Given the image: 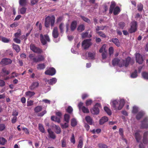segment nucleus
Listing matches in <instances>:
<instances>
[{"instance_id": "f257e3e1", "label": "nucleus", "mask_w": 148, "mask_h": 148, "mask_svg": "<svg viewBox=\"0 0 148 148\" xmlns=\"http://www.w3.org/2000/svg\"><path fill=\"white\" fill-rule=\"evenodd\" d=\"M134 61L130 57H127L125 60L122 59H119L116 58L112 60V64L114 66L117 65L120 67L125 66L127 67L130 64H132Z\"/></svg>"}, {"instance_id": "f03ea898", "label": "nucleus", "mask_w": 148, "mask_h": 148, "mask_svg": "<svg viewBox=\"0 0 148 148\" xmlns=\"http://www.w3.org/2000/svg\"><path fill=\"white\" fill-rule=\"evenodd\" d=\"M125 103L124 100L123 99H121L120 100H112L110 102L112 107L115 110H121L124 106Z\"/></svg>"}, {"instance_id": "7ed1b4c3", "label": "nucleus", "mask_w": 148, "mask_h": 148, "mask_svg": "<svg viewBox=\"0 0 148 148\" xmlns=\"http://www.w3.org/2000/svg\"><path fill=\"white\" fill-rule=\"evenodd\" d=\"M55 18L54 16H47L45 20V26L47 27H49L50 22L51 27H53L55 22Z\"/></svg>"}, {"instance_id": "20e7f679", "label": "nucleus", "mask_w": 148, "mask_h": 148, "mask_svg": "<svg viewBox=\"0 0 148 148\" xmlns=\"http://www.w3.org/2000/svg\"><path fill=\"white\" fill-rule=\"evenodd\" d=\"M40 40L41 41L43 45H46L47 42H49L50 39L47 35H43L42 34H40Z\"/></svg>"}, {"instance_id": "39448f33", "label": "nucleus", "mask_w": 148, "mask_h": 148, "mask_svg": "<svg viewBox=\"0 0 148 148\" xmlns=\"http://www.w3.org/2000/svg\"><path fill=\"white\" fill-rule=\"evenodd\" d=\"M91 40L90 39H89L85 40L83 42L82 46L84 49H87L91 45Z\"/></svg>"}, {"instance_id": "423d86ee", "label": "nucleus", "mask_w": 148, "mask_h": 148, "mask_svg": "<svg viewBox=\"0 0 148 148\" xmlns=\"http://www.w3.org/2000/svg\"><path fill=\"white\" fill-rule=\"evenodd\" d=\"M137 29V23L135 21L132 22L130 28L129 29V32L130 33L135 32Z\"/></svg>"}, {"instance_id": "0eeeda50", "label": "nucleus", "mask_w": 148, "mask_h": 148, "mask_svg": "<svg viewBox=\"0 0 148 148\" xmlns=\"http://www.w3.org/2000/svg\"><path fill=\"white\" fill-rule=\"evenodd\" d=\"M30 49L34 52L38 53H42L43 51L41 49L36 47L34 45L31 44L30 46Z\"/></svg>"}, {"instance_id": "6e6552de", "label": "nucleus", "mask_w": 148, "mask_h": 148, "mask_svg": "<svg viewBox=\"0 0 148 148\" xmlns=\"http://www.w3.org/2000/svg\"><path fill=\"white\" fill-rule=\"evenodd\" d=\"M100 106H101L99 103H96L94 108L91 110V112L92 113L94 114H98L99 112V110L98 107H100Z\"/></svg>"}, {"instance_id": "1a4fd4ad", "label": "nucleus", "mask_w": 148, "mask_h": 148, "mask_svg": "<svg viewBox=\"0 0 148 148\" xmlns=\"http://www.w3.org/2000/svg\"><path fill=\"white\" fill-rule=\"evenodd\" d=\"M56 73L55 69L53 68H51L49 69L46 71L45 72V73L46 75L53 76Z\"/></svg>"}, {"instance_id": "9d476101", "label": "nucleus", "mask_w": 148, "mask_h": 148, "mask_svg": "<svg viewBox=\"0 0 148 148\" xmlns=\"http://www.w3.org/2000/svg\"><path fill=\"white\" fill-rule=\"evenodd\" d=\"M141 126L143 128H148V118L146 117L144 118L142 122Z\"/></svg>"}, {"instance_id": "9b49d317", "label": "nucleus", "mask_w": 148, "mask_h": 148, "mask_svg": "<svg viewBox=\"0 0 148 148\" xmlns=\"http://www.w3.org/2000/svg\"><path fill=\"white\" fill-rule=\"evenodd\" d=\"M136 62L140 64H142L143 61L142 56L139 53H137L136 55Z\"/></svg>"}, {"instance_id": "f8f14e48", "label": "nucleus", "mask_w": 148, "mask_h": 148, "mask_svg": "<svg viewBox=\"0 0 148 148\" xmlns=\"http://www.w3.org/2000/svg\"><path fill=\"white\" fill-rule=\"evenodd\" d=\"M12 62V61L10 59L4 58L2 60L0 63L2 65H7L11 64Z\"/></svg>"}, {"instance_id": "ddd939ff", "label": "nucleus", "mask_w": 148, "mask_h": 148, "mask_svg": "<svg viewBox=\"0 0 148 148\" xmlns=\"http://www.w3.org/2000/svg\"><path fill=\"white\" fill-rule=\"evenodd\" d=\"M39 84L38 82H33L29 87V88L32 90H34L38 86Z\"/></svg>"}, {"instance_id": "4468645a", "label": "nucleus", "mask_w": 148, "mask_h": 148, "mask_svg": "<svg viewBox=\"0 0 148 148\" xmlns=\"http://www.w3.org/2000/svg\"><path fill=\"white\" fill-rule=\"evenodd\" d=\"M35 93L34 91H28L25 93V97L28 98H30L34 96Z\"/></svg>"}, {"instance_id": "2eb2a0df", "label": "nucleus", "mask_w": 148, "mask_h": 148, "mask_svg": "<svg viewBox=\"0 0 148 148\" xmlns=\"http://www.w3.org/2000/svg\"><path fill=\"white\" fill-rule=\"evenodd\" d=\"M58 28L57 27H55L52 32L53 36L54 38H56L58 37Z\"/></svg>"}, {"instance_id": "dca6fc26", "label": "nucleus", "mask_w": 148, "mask_h": 148, "mask_svg": "<svg viewBox=\"0 0 148 148\" xmlns=\"http://www.w3.org/2000/svg\"><path fill=\"white\" fill-rule=\"evenodd\" d=\"M29 57L30 59L34 62H38V57H35L34 54H30L29 56Z\"/></svg>"}, {"instance_id": "f3484780", "label": "nucleus", "mask_w": 148, "mask_h": 148, "mask_svg": "<svg viewBox=\"0 0 148 148\" xmlns=\"http://www.w3.org/2000/svg\"><path fill=\"white\" fill-rule=\"evenodd\" d=\"M108 120V118L106 116H104L101 118L99 120V124L102 125L105 123L107 122Z\"/></svg>"}, {"instance_id": "a211bd4d", "label": "nucleus", "mask_w": 148, "mask_h": 148, "mask_svg": "<svg viewBox=\"0 0 148 148\" xmlns=\"http://www.w3.org/2000/svg\"><path fill=\"white\" fill-rule=\"evenodd\" d=\"M77 23L76 21H73L71 23V30L72 31H74L76 28Z\"/></svg>"}, {"instance_id": "6ab92c4d", "label": "nucleus", "mask_w": 148, "mask_h": 148, "mask_svg": "<svg viewBox=\"0 0 148 148\" xmlns=\"http://www.w3.org/2000/svg\"><path fill=\"white\" fill-rule=\"evenodd\" d=\"M47 82L50 85H53L57 82V79L56 78H53L47 81Z\"/></svg>"}, {"instance_id": "aec40b11", "label": "nucleus", "mask_w": 148, "mask_h": 148, "mask_svg": "<svg viewBox=\"0 0 148 148\" xmlns=\"http://www.w3.org/2000/svg\"><path fill=\"white\" fill-rule=\"evenodd\" d=\"M95 52H89L88 53V57L90 59L94 60L95 58Z\"/></svg>"}, {"instance_id": "412c9836", "label": "nucleus", "mask_w": 148, "mask_h": 148, "mask_svg": "<svg viewBox=\"0 0 148 148\" xmlns=\"http://www.w3.org/2000/svg\"><path fill=\"white\" fill-rule=\"evenodd\" d=\"M47 131L49 134V137L53 139H55L56 137V136L53 132L51 131V130L48 129Z\"/></svg>"}, {"instance_id": "4be33fe9", "label": "nucleus", "mask_w": 148, "mask_h": 148, "mask_svg": "<svg viewBox=\"0 0 148 148\" xmlns=\"http://www.w3.org/2000/svg\"><path fill=\"white\" fill-rule=\"evenodd\" d=\"M135 138L138 142H139L141 138V136L138 132H136L135 134Z\"/></svg>"}, {"instance_id": "5701e85b", "label": "nucleus", "mask_w": 148, "mask_h": 148, "mask_svg": "<svg viewBox=\"0 0 148 148\" xmlns=\"http://www.w3.org/2000/svg\"><path fill=\"white\" fill-rule=\"evenodd\" d=\"M147 134L148 132H145L144 134L143 141V143L145 144H147L148 143V140L147 138Z\"/></svg>"}, {"instance_id": "b1692460", "label": "nucleus", "mask_w": 148, "mask_h": 148, "mask_svg": "<svg viewBox=\"0 0 148 148\" xmlns=\"http://www.w3.org/2000/svg\"><path fill=\"white\" fill-rule=\"evenodd\" d=\"M107 51V49H106V45H103L100 49L99 52L101 53H103Z\"/></svg>"}, {"instance_id": "393cba45", "label": "nucleus", "mask_w": 148, "mask_h": 148, "mask_svg": "<svg viewBox=\"0 0 148 148\" xmlns=\"http://www.w3.org/2000/svg\"><path fill=\"white\" fill-rule=\"evenodd\" d=\"M86 121L90 125H92V119L89 116H87L85 118Z\"/></svg>"}, {"instance_id": "a878e982", "label": "nucleus", "mask_w": 148, "mask_h": 148, "mask_svg": "<svg viewBox=\"0 0 148 148\" xmlns=\"http://www.w3.org/2000/svg\"><path fill=\"white\" fill-rule=\"evenodd\" d=\"M82 36L83 38H85L86 37L90 38L92 36V35L90 34H88V32L85 33L83 32L82 34Z\"/></svg>"}, {"instance_id": "bb28decb", "label": "nucleus", "mask_w": 148, "mask_h": 148, "mask_svg": "<svg viewBox=\"0 0 148 148\" xmlns=\"http://www.w3.org/2000/svg\"><path fill=\"white\" fill-rule=\"evenodd\" d=\"M13 48L18 53L20 51V48L18 45L13 43L12 44Z\"/></svg>"}, {"instance_id": "cd10ccee", "label": "nucleus", "mask_w": 148, "mask_h": 148, "mask_svg": "<svg viewBox=\"0 0 148 148\" xmlns=\"http://www.w3.org/2000/svg\"><path fill=\"white\" fill-rule=\"evenodd\" d=\"M144 113L143 111L138 112L136 116V118L138 120L140 119L144 114Z\"/></svg>"}, {"instance_id": "c85d7f7f", "label": "nucleus", "mask_w": 148, "mask_h": 148, "mask_svg": "<svg viewBox=\"0 0 148 148\" xmlns=\"http://www.w3.org/2000/svg\"><path fill=\"white\" fill-rule=\"evenodd\" d=\"M61 118L58 117H55L54 116H52L51 117V119L52 121H53L59 123L60 122V119Z\"/></svg>"}, {"instance_id": "c756f323", "label": "nucleus", "mask_w": 148, "mask_h": 148, "mask_svg": "<svg viewBox=\"0 0 148 148\" xmlns=\"http://www.w3.org/2000/svg\"><path fill=\"white\" fill-rule=\"evenodd\" d=\"M115 5L116 4L114 2H111L109 10V12L110 13H112V12L115 6Z\"/></svg>"}, {"instance_id": "7c9ffc66", "label": "nucleus", "mask_w": 148, "mask_h": 148, "mask_svg": "<svg viewBox=\"0 0 148 148\" xmlns=\"http://www.w3.org/2000/svg\"><path fill=\"white\" fill-rule=\"evenodd\" d=\"M120 11V10L119 7L117 6L114 8L113 13L114 15H116L118 14Z\"/></svg>"}, {"instance_id": "2f4dec72", "label": "nucleus", "mask_w": 148, "mask_h": 148, "mask_svg": "<svg viewBox=\"0 0 148 148\" xmlns=\"http://www.w3.org/2000/svg\"><path fill=\"white\" fill-rule=\"evenodd\" d=\"M45 67V65L44 64H40L38 65L37 68L38 69L42 70L44 69Z\"/></svg>"}, {"instance_id": "473e14b6", "label": "nucleus", "mask_w": 148, "mask_h": 148, "mask_svg": "<svg viewBox=\"0 0 148 148\" xmlns=\"http://www.w3.org/2000/svg\"><path fill=\"white\" fill-rule=\"evenodd\" d=\"M42 109V107L41 106H38L35 107L34 109V111L36 112H40Z\"/></svg>"}, {"instance_id": "72a5a7b5", "label": "nucleus", "mask_w": 148, "mask_h": 148, "mask_svg": "<svg viewBox=\"0 0 148 148\" xmlns=\"http://www.w3.org/2000/svg\"><path fill=\"white\" fill-rule=\"evenodd\" d=\"M112 42L114 43L117 46L119 47L120 46V43L119 40L117 38H115L112 39Z\"/></svg>"}, {"instance_id": "f704fd0d", "label": "nucleus", "mask_w": 148, "mask_h": 148, "mask_svg": "<svg viewBox=\"0 0 148 148\" xmlns=\"http://www.w3.org/2000/svg\"><path fill=\"white\" fill-rule=\"evenodd\" d=\"M104 110L109 115H110L112 114V112L107 107H104Z\"/></svg>"}, {"instance_id": "c9c22d12", "label": "nucleus", "mask_w": 148, "mask_h": 148, "mask_svg": "<svg viewBox=\"0 0 148 148\" xmlns=\"http://www.w3.org/2000/svg\"><path fill=\"white\" fill-rule=\"evenodd\" d=\"M62 147L66 146V140L64 138H63L61 140Z\"/></svg>"}, {"instance_id": "e433bc0d", "label": "nucleus", "mask_w": 148, "mask_h": 148, "mask_svg": "<svg viewBox=\"0 0 148 148\" xmlns=\"http://www.w3.org/2000/svg\"><path fill=\"white\" fill-rule=\"evenodd\" d=\"M38 128L39 130L42 133H45V130L42 125L40 123L38 124Z\"/></svg>"}, {"instance_id": "4c0bfd02", "label": "nucleus", "mask_w": 148, "mask_h": 148, "mask_svg": "<svg viewBox=\"0 0 148 148\" xmlns=\"http://www.w3.org/2000/svg\"><path fill=\"white\" fill-rule=\"evenodd\" d=\"M85 29L84 26L83 25H79L78 28L77 30L79 32H81L84 31Z\"/></svg>"}, {"instance_id": "58836bf2", "label": "nucleus", "mask_w": 148, "mask_h": 148, "mask_svg": "<svg viewBox=\"0 0 148 148\" xmlns=\"http://www.w3.org/2000/svg\"><path fill=\"white\" fill-rule=\"evenodd\" d=\"M26 9L24 7H22L19 9V12L21 14H24L26 12Z\"/></svg>"}, {"instance_id": "ea45409f", "label": "nucleus", "mask_w": 148, "mask_h": 148, "mask_svg": "<svg viewBox=\"0 0 148 148\" xmlns=\"http://www.w3.org/2000/svg\"><path fill=\"white\" fill-rule=\"evenodd\" d=\"M137 76V71L136 70L133 72L131 75V77L132 78H136Z\"/></svg>"}, {"instance_id": "a19ab883", "label": "nucleus", "mask_w": 148, "mask_h": 148, "mask_svg": "<svg viewBox=\"0 0 148 148\" xmlns=\"http://www.w3.org/2000/svg\"><path fill=\"white\" fill-rule=\"evenodd\" d=\"M55 128L56 129V132L58 134L60 133V132H61V130L60 127L59 126H57V125H55Z\"/></svg>"}, {"instance_id": "79ce46f5", "label": "nucleus", "mask_w": 148, "mask_h": 148, "mask_svg": "<svg viewBox=\"0 0 148 148\" xmlns=\"http://www.w3.org/2000/svg\"><path fill=\"white\" fill-rule=\"evenodd\" d=\"M143 77L145 79H148V73L146 72H143L142 73Z\"/></svg>"}, {"instance_id": "37998d69", "label": "nucleus", "mask_w": 148, "mask_h": 148, "mask_svg": "<svg viewBox=\"0 0 148 148\" xmlns=\"http://www.w3.org/2000/svg\"><path fill=\"white\" fill-rule=\"evenodd\" d=\"M7 140L3 138H0V144L3 145Z\"/></svg>"}, {"instance_id": "c03bdc74", "label": "nucleus", "mask_w": 148, "mask_h": 148, "mask_svg": "<svg viewBox=\"0 0 148 148\" xmlns=\"http://www.w3.org/2000/svg\"><path fill=\"white\" fill-rule=\"evenodd\" d=\"M83 145V140L82 139H80L79 141V144L77 146L78 148H82Z\"/></svg>"}, {"instance_id": "a18cd8bd", "label": "nucleus", "mask_w": 148, "mask_h": 148, "mask_svg": "<svg viewBox=\"0 0 148 148\" xmlns=\"http://www.w3.org/2000/svg\"><path fill=\"white\" fill-rule=\"evenodd\" d=\"M70 116L69 115L67 114H66L64 116V119L65 121L66 122L68 123L69 121Z\"/></svg>"}, {"instance_id": "49530a36", "label": "nucleus", "mask_w": 148, "mask_h": 148, "mask_svg": "<svg viewBox=\"0 0 148 148\" xmlns=\"http://www.w3.org/2000/svg\"><path fill=\"white\" fill-rule=\"evenodd\" d=\"M96 33L98 35L101 37L103 38H105L106 37V35L101 32L97 31Z\"/></svg>"}, {"instance_id": "de8ad7c7", "label": "nucleus", "mask_w": 148, "mask_h": 148, "mask_svg": "<svg viewBox=\"0 0 148 148\" xmlns=\"http://www.w3.org/2000/svg\"><path fill=\"white\" fill-rule=\"evenodd\" d=\"M19 3L21 5L24 6L26 5V0H20Z\"/></svg>"}, {"instance_id": "09e8293b", "label": "nucleus", "mask_w": 148, "mask_h": 148, "mask_svg": "<svg viewBox=\"0 0 148 148\" xmlns=\"http://www.w3.org/2000/svg\"><path fill=\"white\" fill-rule=\"evenodd\" d=\"M77 124V122L76 120L74 119H73L71 121V125L73 126H75Z\"/></svg>"}, {"instance_id": "8fccbe9b", "label": "nucleus", "mask_w": 148, "mask_h": 148, "mask_svg": "<svg viewBox=\"0 0 148 148\" xmlns=\"http://www.w3.org/2000/svg\"><path fill=\"white\" fill-rule=\"evenodd\" d=\"M37 57L38 62L43 61L45 59L44 57L42 55H38Z\"/></svg>"}, {"instance_id": "3c124183", "label": "nucleus", "mask_w": 148, "mask_h": 148, "mask_svg": "<svg viewBox=\"0 0 148 148\" xmlns=\"http://www.w3.org/2000/svg\"><path fill=\"white\" fill-rule=\"evenodd\" d=\"M81 109L84 113H88L89 112L88 109L84 106H82Z\"/></svg>"}, {"instance_id": "603ef678", "label": "nucleus", "mask_w": 148, "mask_h": 148, "mask_svg": "<svg viewBox=\"0 0 148 148\" xmlns=\"http://www.w3.org/2000/svg\"><path fill=\"white\" fill-rule=\"evenodd\" d=\"M81 18L85 22L88 23H90V21L89 19L88 18L84 16H81Z\"/></svg>"}, {"instance_id": "864d4df0", "label": "nucleus", "mask_w": 148, "mask_h": 148, "mask_svg": "<svg viewBox=\"0 0 148 148\" xmlns=\"http://www.w3.org/2000/svg\"><path fill=\"white\" fill-rule=\"evenodd\" d=\"M1 41L3 42L7 43L9 41V40L7 38L4 37H2Z\"/></svg>"}, {"instance_id": "5fc2aeb1", "label": "nucleus", "mask_w": 148, "mask_h": 148, "mask_svg": "<svg viewBox=\"0 0 148 148\" xmlns=\"http://www.w3.org/2000/svg\"><path fill=\"white\" fill-rule=\"evenodd\" d=\"M73 110L71 106H69L66 110V111L69 113L72 112Z\"/></svg>"}, {"instance_id": "6e6d98bb", "label": "nucleus", "mask_w": 148, "mask_h": 148, "mask_svg": "<svg viewBox=\"0 0 148 148\" xmlns=\"http://www.w3.org/2000/svg\"><path fill=\"white\" fill-rule=\"evenodd\" d=\"M143 8V6L142 4L141 3L139 4L138 5V10L139 11H141Z\"/></svg>"}, {"instance_id": "4d7b16f0", "label": "nucleus", "mask_w": 148, "mask_h": 148, "mask_svg": "<svg viewBox=\"0 0 148 148\" xmlns=\"http://www.w3.org/2000/svg\"><path fill=\"white\" fill-rule=\"evenodd\" d=\"M99 147V148H107L108 146L106 145L102 144L100 143L98 145Z\"/></svg>"}, {"instance_id": "13d9d810", "label": "nucleus", "mask_w": 148, "mask_h": 148, "mask_svg": "<svg viewBox=\"0 0 148 148\" xmlns=\"http://www.w3.org/2000/svg\"><path fill=\"white\" fill-rule=\"evenodd\" d=\"M138 110V108L136 106H134L133 107L132 112L134 113H136Z\"/></svg>"}, {"instance_id": "bf43d9fd", "label": "nucleus", "mask_w": 148, "mask_h": 148, "mask_svg": "<svg viewBox=\"0 0 148 148\" xmlns=\"http://www.w3.org/2000/svg\"><path fill=\"white\" fill-rule=\"evenodd\" d=\"M21 35V30L19 29L18 30L17 32L15 34L14 36L16 38L18 37Z\"/></svg>"}, {"instance_id": "052dcab7", "label": "nucleus", "mask_w": 148, "mask_h": 148, "mask_svg": "<svg viewBox=\"0 0 148 148\" xmlns=\"http://www.w3.org/2000/svg\"><path fill=\"white\" fill-rule=\"evenodd\" d=\"M71 143L74 144L75 143V136L73 134H72L71 137Z\"/></svg>"}, {"instance_id": "680f3d73", "label": "nucleus", "mask_w": 148, "mask_h": 148, "mask_svg": "<svg viewBox=\"0 0 148 148\" xmlns=\"http://www.w3.org/2000/svg\"><path fill=\"white\" fill-rule=\"evenodd\" d=\"M64 24L63 23H61L60 24L59 26V28L60 31L61 33H63L64 32Z\"/></svg>"}, {"instance_id": "e2e57ef3", "label": "nucleus", "mask_w": 148, "mask_h": 148, "mask_svg": "<svg viewBox=\"0 0 148 148\" xmlns=\"http://www.w3.org/2000/svg\"><path fill=\"white\" fill-rule=\"evenodd\" d=\"M92 101L90 99H89L86 100V106H88L91 104Z\"/></svg>"}, {"instance_id": "0e129e2a", "label": "nucleus", "mask_w": 148, "mask_h": 148, "mask_svg": "<svg viewBox=\"0 0 148 148\" xmlns=\"http://www.w3.org/2000/svg\"><path fill=\"white\" fill-rule=\"evenodd\" d=\"M114 49L112 47H110L109 49V52L110 55L113 54V53Z\"/></svg>"}, {"instance_id": "69168bd1", "label": "nucleus", "mask_w": 148, "mask_h": 148, "mask_svg": "<svg viewBox=\"0 0 148 148\" xmlns=\"http://www.w3.org/2000/svg\"><path fill=\"white\" fill-rule=\"evenodd\" d=\"M107 52L103 53L102 54V58L103 60L105 59L107 57Z\"/></svg>"}, {"instance_id": "338daca9", "label": "nucleus", "mask_w": 148, "mask_h": 148, "mask_svg": "<svg viewBox=\"0 0 148 148\" xmlns=\"http://www.w3.org/2000/svg\"><path fill=\"white\" fill-rule=\"evenodd\" d=\"M46 110H45L43 111H42V112L38 113V116H43L46 113Z\"/></svg>"}, {"instance_id": "774afa93", "label": "nucleus", "mask_w": 148, "mask_h": 148, "mask_svg": "<svg viewBox=\"0 0 148 148\" xmlns=\"http://www.w3.org/2000/svg\"><path fill=\"white\" fill-rule=\"evenodd\" d=\"M104 28L105 27H99V26H97L96 27V31H97L99 30H103L104 29Z\"/></svg>"}]
</instances>
